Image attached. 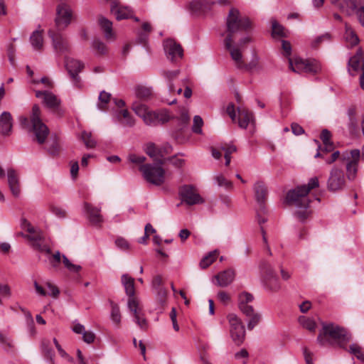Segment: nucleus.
Masks as SVG:
<instances>
[{
	"mask_svg": "<svg viewBox=\"0 0 364 364\" xmlns=\"http://www.w3.org/2000/svg\"><path fill=\"white\" fill-rule=\"evenodd\" d=\"M227 35L224 38V46L230 53L231 58L239 68L244 64L242 51L245 46L252 41L249 35L243 36L236 42L237 33L249 32L252 28V23L249 18L243 16L240 11L232 8L226 20Z\"/></svg>",
	"mask_w": 364,
	"mask_h": 364,
	"instance_id": "obj_1",
	"label": "nucleus"
},
{
	"mask_svg": "<svg viewBox=\"0 0 364 364\" xmlns=\"http://www.w3.org/2000/svg\"><path fill=\"white\" fill-rule=\"evenodd\" d=\"M319 186L317 177H313L309 179L307 185L298 186L297 188L290 190L286 197L287 202L296 207V216L301 221L305 220L310 215L309 207L310 200L308 194L309 191Z\"/></svg>",
	"mask_w": 364,
	"mask_h": 364,
	"instance_id": "obj_2",
	"label": "nucleus"
},
{
	"mask_svg": "<svg viewBox=\"0 0 364 364\" xmlns=\"http://www.w3.org/2000/svg\"><path fill=\"white\" fill-rule=\"evenodd\" d=\"M352 336L346 328L333 323L323 324L322 331L317 337V342L321 346L336 343L340 348L346 349L347 343Z\"/></svg>",
	"mask_w": 364,
	"mask_h": 364,
	"instance_id": "obj_3",
	"label": "nucleus"
},
{
	"mask_svg": "<svg viewBox=\"0 0 364 364\" xmlns=\"http://www.w3.org/2000/svg\"><path fill=\"white\" fill-rule=\"evenodd\" d=\"M132 109L138 117L142 119L147 126L155 127L164 124L170 120V117L166 111H153L146 105L137 100L133 102Z\"/></svg>",
	"mask_w": 364,
	"mask_h": 364,
	"instance_id": "obj_4",
	"label": "nucleus"
},
{
	"mask_svg": "<svg viewBox=\"0 0 364 364\" xmlns=\"http://www.w3.org/2000/svg\"><path fill=\"white\" fill-rule=\"evenodd\" d=\"M253 300V295L247 291L242 292L238 295V308L249 318L247 324L248 330H252L261 321L260 314L256 312L251 305Z\"/></svg>",
	"mask_w": 364,
	"mask_h": 364,
	"instance_id": "obj_5",
	"label": "nucleus"
},
{
	"mask_svg": "<svg viewBox=\"0 0 364 364\" xmlns=\"http://www.w3.org/2000/svg\"><path fill=\"white\" fill-rule=\"evenodd\" d=\"M163 161L159 159L155 164H146L139 166L144 179L155 186H161L165 181V171L161 167Z\"/></svg>",
	"mask_w": 364,
	"mask_h": 364,
	"instance_id": "obj_6",
	"label": "nucleus"
},
{
	"mask_svg": "<svg viewBox=\"0 0 364 364\" xmlns=\"http://www.w3.org/2000/svg\"><path fill=\"white\" fill-rule=\"evenodd\" d=\"M31 129L39 144H43L49 134V129L42 122L41 118V109L38 105H34L31 115Z\"/></svg>",
	"mask_w": 364,
	"mask_h": 364,
	"instance_id": "obj_7",
	"label": "nucleus"
},
{
	"mask_svg": "<svg viewBox=\"0 0 364 364\" xmlns=\"http://www.w3.org/2000/svg\"><path fill=\"white\" fill-rule=\"evenodd\" d=\"M26 232H27L26 240H28L32 248L41 252L50 254V247L46 242L43 233L39 228L33 226Z\"/></svg>",
	"mask_w": 364,
	"mask_h": 364,
	"instance_id": "obj_8",
	"label": "nucleus"
},
{
	"mask_svg": "<svg viewBox=\"0 0 364 364\" xmlns=\"http://www.w3.org/2000/svg\"><path fill=\"white\" fill-rule=\"evenodd\" d=\"M289 64L290 69L294 72L300 73L301 72L316 73L321 68L316 60H303L299 58H289Z\"/></svg>",
	"mask_w": 364,
	"mask_h": 364,
	"instance_id": "obj_9",
	"label": "nucleus"
},
{
	"mask_svg": "<svg viewBox=\"0 0 364 364\" xmlns=\"http://www.w3.org/2000/svg\"><path fill=\"white\" fill-rule=\"evenodd\" d=\"M73 17V13L70 6L65 2L59 4L56 8L55 18L58 30L60 31L67 28L70 24Z\"/></svg>",
	"mask_w": 364,
	"mask_h": 364,
	"instance_id": "obj_10",
	"label": "nucleus"
},
{
	"mask_svg": "<svg viewBox=\"0 0 364 364\" xmlns=\"http://www.w3.org/2000/svg\"><path fill=\"white\" fill-rule=\"evenodd\" d=\"M261 270L263 282L266 288L272 291H278L281 289V284L271 265L264 262L261 264Z\"/></svg>",
	"mask_w": 364,
	"mask_h": 364,
	"instance_id": "obj_11",
	"label": "nucleus"
},
{
	"mask_svg": "<svg viewBox=\"0 0 364 364\" xmlns=\"http://www.w3.org/2000/svg\"><path fill=\"white\" fill-rule=\"evenodd\" d=\"M228 320L230 326V335L233 341L240 345L245 337V326L242 320L235 314H230Z\"/></svg>",
	"mask_w": 364,
	"mask_h": 364,
	"instance_id": "obj_12",
	"label": "nucleus"
},
{
	"mask_svg": "<svg viewBox=\"0 0 364 364\" xmlns=\"http://www.w3.org/2000/svg\"><path fill=\"white\" fill-rule=\"evenodd\" d=\"M346 186V177L341 168L333 166L329 174L327 181V188L330 191H338L344 188Z\"/></svg>",
	"mask_w": 364,
	"mask_h": 364,
	"instance_id": "obj_13",
	"label": "nucleus"
},
{
	"mask_svg": "<svg viewBox=\"0 0 364 364\" xmlns=\"http://www.w3.org/2000/svg\"><path fill=\"white\" fill-rule=\"evenodd\" d=\"M179 196L182 202L188 205L202 204L204 200L197 192L194 186L191 185H184L179 189Z\"/></svg>",
	"mask_w": 364,
	"mask_h": 364,
	"instance_id": "obj_14",
	"label": "nucleus"
},
{
	"mask_svg": "<svg viewBox=\"0 0 364 364\" xmlns=\"http://www.w3.org/2000/svg\"><path fill=\"white\" fill-rule=\"evenodd\" d=\"M35 94L37 98L42 99V102L46 107L56 112L58 114H63L60 107L61 100L55 94L50 91L40 90H36Z\"/></svg>",
	"mask_w": 364,
	"mask_h": 364,
	"instance_id": "obj_15",
	"label": "nucleus"
},
{
	"mask_svg": "<svg viewBox=\"0 0 364 364\" xmlns=\"http://www.w3.org/2000/svg\"><path fill=\"white\" fill-rule=\"evenodd\" d=\"M164 48L167 58L172 62H176L183 56L181 46L173 39L164 41Z\"/></svg>",
	"mask_w": 364,
	"mask_h": 364,
	"instance_id": "obj_16",
	"label": "nucleus"
},
{
	"mask_svg": "<svg viewBox=\"0 0 364 364\" xmlns=\"http://www.w3.org/2000/svg\"><path fill=\"white\" fill-rule=\"evenodd\" d=\"M48 36L52 40V44L55 51L65 53L69 50L70 46L68 40L58 31L50 30Z\"/></svg>",
	"mask_w": 364,
	"mask_h": 364,
	"instance_id": "obj_17",
	"label": "nucleus"
},
{
	"mask_svg": "<svg viewBox=\"0 0 364 364\" xmlns=\"http://www.w3.org/2000/svg\"><path fill=\"white\" fill-rule=\"evenodd\" d=\"M65 68L72 79L78 82L80 80L78 73L83 69L84 64L78 60L68 57L65 59Z\"/></svg>",
	"mask_w": 364,
	"mask_h": 364,
	"instance_id": "obj_18",
	"label": "nucleus"
},
{
	"mask_svg": "<svg viewBox=\"0 0 364 364\" xmlns=\"http://www.w3.org/2000/svg\"><path fill=\"white\" fill-rule=\"evenodd\" d=\"M127 306L129 311L133 314L135 321L141 329L147 328V321L144 317L141 309L139 306V303H136L132 299L127 303Z\"/></svg>",
	"mask_w": 364,
	"mask_h": 364,
	"instance_id": "obj_19",
	"label": "nucleus"
},
{
	"mask_svg": "<svg viewBox=\"0 0 364 364\" xmlns=\"http://www.w3.org/2000/svg\"><path fill=\"white\" fill-rule=\"evenodd\" d=\"M84 209L91 223L95 225H98L103 222V217L100 214V208L95 207L92 204L88 203H85Z\"/></svg>",
	"mask_w": 364,
	"mask_h": 364,
	"instance_id": "obj_20",
	"label": "nucleus"
},
{
	"mask_svg": "<svg viewBox=\"0 0 364 364\" xmlns=\"http://www.w3.org/2000/svg\"><path fill=\"white\" fill-rule=\"evenodd\" d=\"M359 0H331L332 3L335 4L343 13L346 15H351L357 9L358 1Z\"/></svg>",
	"mask_w": 364,
	"mask_h": 364,
	"instance_id": "obj_21",
	"label": "nucleus"
},
{
	"mask_svg": "<svg viewBox=\"0 0 364 364\" xmlns=\"http://www.w3.org/2000/svg\"><path fill=\"white\" fill-rule=\"evenodd\" d=\"M359 70H361L362 73L364 72V60L360 50H358L356 54L348 60V71L351 75H355L353 72H357Z\"/></svg>",
	"mask_w": 364,
	"mask_h": 364,
	"instance_id": "obj_22",
	"label": "nucleus"
},
{
	"mask_svg": "<svg viewBox=\"0 0 364 364\" xmlns=\"http://www.w3.org/2000/svg\"><path fill=\"white\" fill-rule=\"evenodd\" d=\"M8 183L12 194L18 197L21 193L20 183L18 174L13 168L7 171Z\"/></svg>",
	"mask_w": 364,
	"mask_h": 364,
	"instance_id": "obj_23",
	"label": "nucleus"
},
{
	"mask_svg": "<svg viewBox=\"0 0 364 364\" xmlns=\"http://www.w3.org/2000/svg\"><path fill=\"white\" fill-rule=\"evenodd\" d=\"M33 285H34L36 293L40 296H45L47 294H49L52 297L56 299L58 297V296L60 294L59 289L50 282H46L45 283L46 287L50 291V292L48 294H47V292L46 291L44 288L42 286H41L36 281H35L33 282Z\"/></svg>",
	"mask_w": 364,
	"mask_h": 364,
	"instance_id": "obj_24",
	"label": "nucleus"
},
{
	"mask_svg": "<svg viewBox=\"0 0 364 364\" xmlns=\"http://www.w3.org/2000/svg\"><path fill=\"white\" fill-rule=\"evenodd\" d=\"M53 340L43 339L41 343V350L43 356L50 363L55 364V353L53 350Z\"/></svg>",
	"mask_w": 364,
	"mask_h": 364,
	"instance_id": "obj_25",
	"label": "nucleus"
},
{
	"mask_svg": "<svg viewBox=\"0 0 364 364\" xmlns=\"http://www.w3.org/2000/svg\"><path fill=\"white\" fill-rule=\"evenodd\" d=\"M122 283L124 287L125 292L128 296L127 303L132 299L136 303H139L137 299L134 296V279L129 277L128 274H123L122 276Z\"/></svg>",
	"mask_w": 364,
	"mask_h": 364,
	"instance_id": "obj_26",
	"label": "nucleus"
},
{
	"mask_svg": "<svg viewBox=\"0 0 364 364\" xmlns=\"http://www.w3.org/2000/svg\"><path fill=\"white\" fill-rule=\"evenodd\" d=\"M254 189L259 208H260L261 211H263L264 210V203L267 195V188L262 182H257L255 184Z\"/></svg>",
	"mask_w": 364,
	"mask_h": 364,
	"instance_id": "obj_27",
	"label": "nucleus"
},
{
	"mask_svg": "<svg viewBox=\"0 0 364 364\" xmlns=\"http://www.w3.org/2000/svg\"><path fill=\"white\" fill-rule=\"evenodd\" d=\"M238 118L237 122L240 128L246 129L248 124L253 122V115L248 109L245 107L237 108Z\"/></svg>",
	"mask_w": 364,
	"mask_h": 364,
	"instance_id": "obj_28",
	"label": "nucleus"
},
{
	"mask_svg": "<svg viewBox=\"0 0 364 364\" xmlns=\"http://www.w3.org/2000/svg\"><path fill=\"white\" fill-rule=\"evenodd\" d=\"M12 117L10 112H4L0 116V134L9 135L12 129Z\"/></svg>",
	"mask_w": 364,
	"mask_h": 364,
	"instance_id": "obj_29",
	"label": "nucleus"
},
{
	"mask_svg": "<svg viewBox=\"0 0 364 364\" xmlns=\"http://www.w3.org/2000/svg\"><path fill=\"white\" fill-rule=\"evenodd\" d=\"M218 285L227 287L231 284L235 279V272L232 269L225 270L215 276Z\"/></svg>",
	"mask_w": 364,
	"mask_h": 364,
	"instance_id": "obj_30",
	"label": "nucleus"
},
{
	"mask_svg": "<svg viewBox=\"0 0 364 364\" xmlns=\"http://www.w3.org/2000/svg\"><path fill=\"white\" fill-rule=\"evenodd\" d=\"M99 23L102 29L105 36L107 40H113L115 38L114 33L112 31V23L107 18L100 16L99 18Z\"/></svg>",
	"mask_w": 364,
	"mask_h": 364,
	"instance_id": "obj_31",
	"label": "nucleus"
},
{
	"mask_svg": "<svg viewBox=\"0 0 364 364\" xmlns=\"http://www.w3.org/2000/svg\"><path fill=\"white\" fill-rule=\"evenodd\" d=\"M117 120L124 126L132 127L135 124V119L127 109H122L117 114Z\"/></svg>",
	"mask_w": 364,
	"mask_h": 364,
	"instance_id": "obj_32",
	"label": "nucleus"
},
{
	"mask_svg": "<svg viewBox=\"0 0 364 364\" xmlns=\"http://www.w3.org/2000/svg\"><path fill=\"white\" fill-rule=\"evenodd\" d=\"M31 44L35 50L41 51L43 48V37L42 31H35L30 37Z\"/></svg>",
	"mask_w": 364,
	"mask_h": 364,
	"instance_id": "obj_33",
	"label": "nucleus"
},
{
	"mask_svg": "<svg viewBox=\"0 0 364 364\" xmlns=\"http://www.w3.org/2000/svg\"><path fill=\"white\" fill-rule=\"evenodd\" d=\"M112 14L115 16L117 20L120 21L132 18L133 11L129 7L122 5L116 9L114 11H112Z\"/></svg>",
	"mask_w": 364,
	"mask_h": 364,
	"instance_id": "obj_34",
	"label": "nucleus"
},
{
	"mask_svg": "<svg viewBox=\"0 0 364 364\" xmlns=\"http://www.w3.org/2000/svg\"><path fill=\"white\" fill-rule=\"evenodd\" d=\"M344 38L346 43L351 47L355 46L359 42L358 37L352 30V28L347 24H346V32Z\"/></svg>",
	"mask_w": 364,
	"mask_h": 364,
	"instance_id": "obj_35",
	"label": "nucleus"
},
{
	"mask_svg": "<svg viewBox=\"0 0 364 364\" xmlns=\"http://www.w3.org/2000/svg\"><path fill=\"white\" fill-rule=\"evenodd\" d=\"M346 166L347 178L350 181H355L358 170V164H355V161H348Z\"/></svg>",
	"mask_w": 364,
	"mask_h": 364,
	"instance_id": "obj_36",
	"label": "nucleus"
},
{
	"mask_svg": "<svg viewBox=\"0 0 364 364\" xmlns=\"http://www.w3.org/2000/svg\"><path fill=\"white\" fill-rule=\"evenodd\" d=\"M299 323L303 328L309 330L311 332H314L316 328V323L315 321L311 318L304 316H301L299 317Z\"/></svg>",
	"mask_w": 364,
	"mask_h": 364,
	"instance_id": "obj_37",
	"label": "nucleus"
},
{
	"mask_svg": "<svg viewBox=\"0 0 364 364\" xmlns=\"http://www.w3.org/2000/svg\"><path fill=\"white\" fill-rule=\"evenodd\" d=\"M135 94L137 98L148 100L151 96V90L149 87L139 85L136 87Z\"/></svg>",
	"mask_w": 364,
	"mask_h": 364,
	"instance_id": "obj_38",
	"label": "nucleus"
},
{
	"mask_svg": "<svg viewBox=\"0 0 364 364\" xmlns=\"http://www.w3.org/2000/svg\"><path fill=\"white\" fill-rule=\"evenodd\" d=\"M218 252L217 250L209 252L205 256L200 262V267L202 269H205L209 267L217 258Z\"/></svg>",
	"mask_w": 364,
	"mask_h": 364,
	"instance_id": "obj_39",
	"label": "nucleus"
},
{
	"mask_svg": "<svg viewBox=\"0 0 364 364\" xmlns=\"http://www.w3.org/2000/svg\"><path fill=\"white\" fill-rule=\"evenodd\" d=\"M348 352L355 355L359 360L364 363V352L363 348L358 343H352L349 346Z\"/></svg>",
	"mask_w": 364,
	"mask_h": 364,
	"instance_id": "obj_40",
	"label": "nucleus"
},
{
	"mask_svg": "<svg viewBox=\"0 0 364 364\" xmlns=\"http://www.w3.org/2000/svg\"><path fill=\"white\" fill-rule=\"evenodd\" d=\"M348 116L349 119L348 127L350 132H353L358 127V120L356 117V111L355 107H350L348 109Z\"/></svg>",
	"mask_w": 364,
	"mask_h": 364,
	"instance_id": "obj_41",
	"label": "nucleus"
},
{
	"mask_svg": "<svg viewBox=\"0 0 364 364\" xmlns=\"http://www.w3.org/2000/svg\"><path fill=\"white\" fill-rule=\"evenodd\" d=\"M110 304L112 307L111 319L115 325L119 326L121 323V314L119 307L117 304L114 303L113 301H111Z\"/></svg>",
	"mask_w": 364,
	"mask_h": 364,
	"instance_id": "obj_42",
	"label": "nucleus"
},
{
	"mask_svg": "<svg viewBox=\"0 0 364 364\" xmlns=\"http://www.w3.org/2000/svg\"><path fill=\"white\" fill-rule=\"evenodd\" d=\"M99 102L97 103V107L105 111L107 109V105L111 100V95L105 91H102L99 95Z\"/></svg>",
	"mask_w": 364,
	"mask_h": 364,
	"instance_id": "obj_43",
	"label": "nucleus"
},
{
	"mask_svg": "<svg viewBox=\"0 0 364 364\" xmlns=\"http://www.w3.org/2000/svg\"><path fill=\"white\" fill-rule=\"evenodd\" d=\"M179 70H176L173 71H165L164 73V75L166 77L168 86V89L170 92L174 91L173 85L172 81L176 79L179 75Z\"/></svg>",
	"mask_w": 364,
	"mask_h": 364,
	"instance_id": "obj_44",
	"label": "nucleus"
},
{
	"mask_svg": "<svg viewBox=\"0 0 364 364\" xmlns=\"http://www.w3.org/2000/svg\"><path fill=\"white\" fill-rule=\"evenodd\" d=\"M81 139L87 149H92L95 147L97 143L96 141L92 139L90 132L85 131L82 132L81 134Z\"/></svg>",
	"mask_w": 364,
	"mask_h": 364,
	"instance_id": "obj_45",
	"label": "nucleus"
},
{
	"mask_svg": "<svg viewBox=\"0 0 364 364\" xmlns=\"http://www.w3.org/2000/svg\"><path fill=\"white\" fill-rule=\"evenodd\" d=\"M221 150L224 151V157L225 159V165L228 166L230 163L231 154L236 151V146L234 145H227L221 147Z\"/></svg>",
	"mask_w": 364,
	"mask_h": 364,
	"instance_id": "obj_46",
	"label": "nucleus"
},
{
	"mask_svg": "<svg viewBox=\"0 0 364 364\" xmlns=\"http://www.w3.org/2000/svg\"><path fill=\"white\" fill-rule=\"evenodd\" d=\"M92 46L97 55H104L107 51L106 45L100 40L93 41Z\"/></svg>",
	"mask_w": 364,
	"mask_h": 364,
	"instance_id": "obj_47",
	"label": "nucleus"
},
{
	"mask_svg": "<svg viewBox=\"0 0 364 364\" xmlns=\"http://www.w3.org/2000/svg\"><path fill=\"white\" fill-rule=\"evenodd\" d=\"M272 34L273 37L284 36V28L280 24H279L278 22L274 19L272 20Z\"/></svg>",
	"mask_w": 364,
	"mask_h": 364,
	"instance_id": "obj_48",
	"label": "nucleus"
},
{
	"mask_svg": "<svg viewBox=\"0 0 364 364\" xmlns=\"http://www.w3.org/2000/svg\"><path fill=\"white\" fill-rule=\"evenodd\" d=\"M145 151L151 157H155L156 156H163L161 151L153 143L146 145Z\"/></svg>",
	"mask_w": 364,
	"mask_h": 364,
	"instance_id": "obj_49",
	"label": "nucleus"
},
{
	"mask_svg": "<svg viewBox=\"0 0 364 364\" xmlns=\"http://www.w3.org/2000/svg\"><path fill=\"white\" fill-rule=\"evenodd\" d=\"M63 262L65 267L71 272H78L81 270L82 267L80 265L74 264L70 262V261L68 259V257L65 255H63Z\"/></svg>",
	"mask_w": 364,
	"mask_h": 364,
	"instance_id": "obj_50",
	"label": "nucleus"
},
{
	"mask_svg": "<svg viewBox=\"0 0 364 364\" xmlns=\"http://www.w3.org/2000/svg\"><path fill=\"white\" fill-rule=\"evenodd\" d=\"M11 295L10 287L6 284H0V305L2 304V299H9Z\"/></svg>",
	"mask_w": 364,
	"mask_h": 364,
	"instance_id": "obj_51",
	"label": "nucleus"
},
{
	"mask_svg": "<svg viewBox=\"0 0 364 364\" xmlns=\"http://www.w3.org/2000/svg\"><path fill=\"white\" fill-rule=\"evenodd\" d=\"M358 3L357 9L354 13L356 14L360 24L364 26V3L362 0H359Z\"/></svg>",
	"mask_w": 364,
	"mask_h": 364,
	"instance_id": "obj_52",
	"label": "nucleus"
},
{
	"mask_svg": "<svg viewBox=\"0 0 364 364\" xmlns=\"http://www.w3.org/2000/svg\"><path fill=\"white\" fill-rule=\"evenodd\" d=\"M203 125V121L202 118L198 115H196L193 118V125L192 127L193 132L196 134H202Z\"/></svg>",
	"mask_w": 364,
	"mask_h": 364,
	"instance_id": "obj_53",
	"label": "nucleus"
},
{
	"mask_svg": "<svg viewBox=\"0 0 364 364\" xmlns=\"http://www.w3.org/2000/svg\"><path fill=\"white\" fill-rule=\"evenodd\" d=\"M215 180L220 186H224L229 189L232 188V183L226 179L223 175H218L215 177Z\"/></svg>",
	"mask_w": 364,
	"mask_h": 364,
	"instance_id": "obj_54",
	"label": "nucleus"
},
{
	"mask_svg": "<svg viewBox=\"0 0 364 364\" xmlns=\"http://www.w3.org/2000/svg\"><path fill=\"white\" fill-rule=\"evenodd\" d=\"M53 343L55 346L56 347L60 355L67 360L68 361H72V358L62 348L60 345L58 343L56 338H53Z\"/></svg>",
	"mask_w": 364,
	"mask_h": 364,
	"instance_id": "obj_55",
	"label": "nucleus"
},
{
	"mask_svg": "<svg viewBox=\"0 0 364 364\" xmlns=\"http://www.w3.org/2000/svg\"><path fill=\"white\" fill-rule=\"evenodd\" d=\"M128 159L130 162L136 164H141L146 161V157L144 156H138L135 154H130L128 155Z\"/></svg>",
	"mask_w": 364,
	"mask_h": 364,
	"instance_id": "obj_56",
	"label": "nucleus"
},
{
	"mask_svg": "<svg viewBox=\"0 0 364 364\" xmlns=\"http://www.w3.org/2000/svg\"><path fill=\"white\" fill-rule=\"evenodd\" d=\"M27 319H28V331L31 336H34L36 333V331L33 317L30 313H28Z\"/></svg>",
	"mask_w": 364,
	"mask_h": 364,
	"instance_id": "obj_57",
	"label": "nucleus"
},
{
	"mask_svg": "<svg viewBox=\"0 0 364 364\" xmlns=\"http://www.w3.org/2000/svg\"><path fill=\"white\" fill-rule=\"evenodd\" d=\"M60 259H61V255H60V252L58 251L55 254H53L51 257H50L49 262L53 267H56L60 264Z\"/></svg>",
	"mask_w": 364,
	"mask_h": 364,
	"instance_id": "obj_58",
	"label": "nucleus"
},
{
	"mask_svg": "<svg viewBox=\"0 0 364 364\" xmlns=\"http://www.w3.org/2000/svg\"><path fill=\"white\" fill-rule=\"evenodd\" d=\"M331 38V36L329 33H325L320 36H318L315 38V40L313 42V46L316 47L318 45H320L323 41H328Z\"/></svg>",
	"mask_w": 364,
	"mask_h": 364,
	"instance_id": "obj_59",
	"label": "nucleus"
},
{
	"mask_svg": "<svg viewBox=\"0 0 364 364\" xmlns=\"http://www.w3.org/2000/svg\"><path fill=\"white\" fill-rule=\"evenodd\" d=\"M95 338V335L90 331H85L82 333V339L87 343H92Z\"/></svg>",
	"mask_w": 364,
	"mask_h": 364,
	"instance_id": "obj_60",
	"label": "nucleus"
},
{
	"mask_svg": "<svg viewBox=\"0 0 364 364\" xmlns=\"http://www.w3.org/2000/svg\"><path fill=\"white\" fill-rule=\"evenodd\" d=\"M282 48L283 50V55L286 57H289L291 53V46L290 43L283 40L282 41Z\"/></svg>",
	"mask_w": 364,
	"mask_h": 364,
	"instance_id": "obj_61",
	"label": "nucleus"
},
{
	"mask_svg": "<svg viewBox=\"0 0 364 364\" xmlns=\"http://www.w3.org/2000/svg\"><path fill=\"white\" fill-rule=\"evenodd\" d=\"M115 244L119 248H120L122 250H128L129 247L128 242L122 237L117 238L115 240Z\"/></svg>",
	"mask_w": 364,
	"mask_h": 364,
	"instance_id": "obj_62",
	"label": "nucleus"
},
{
	"mask_svg": "<svg viewBox=\"0 0 364 364\" xmlns=\"http://www.w3.org/2000/svg\"><path fill=\"white\" fill-rule=\"evenodd\" d=\"M179 121L182 125V127L181 128V129L188 124L190 121V117L186 110L182 111Z\"/></svg>",
	"mask_w": 364,
	"mask_h": 364,
	"instance_id": "obj_63",
	"label": "nucleus"
},
{
	"mask_svg": "<svg viewBox=\"0 0 364 364\" xmlns=\"http://www.w3.org/2000/svg\"><path fill=\"white\" fill-rule=\"evenodd\" d=\"M202 8V3L200 0H193L189 4V9L191 11L193 12L198 11Z\"/></svg>",
	"mask_w": 364,
	"mask_h": 364,
	"instance_id": "obj_64",
	"label": "nucleus"
}]
</instances>
